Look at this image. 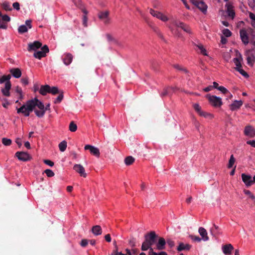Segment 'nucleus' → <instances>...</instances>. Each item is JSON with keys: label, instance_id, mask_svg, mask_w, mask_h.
Masks as SVG:
<instances>
[{"label": "nucleus", "instance_id": "nucleus-1", "mask_svg": "<svg viewBox=\"0 0 255 255\" xmlns=\"http://www.w3.org/2000/svg\"><path fill=\"white\" fill-rule=\"evenodd\" d=\"M158 236L154 231H151L144 235V241L142 243L141 250L142 251H146L149 249L150 252L153 250L152 246L157 241Z\"/></svg>", "mask_w": 255, "mask_h": 255}, {"label": "nucleus", "instance_id": "nucleus-2", "mask_svg": "<svg viewBox=\"0 0 255 255\" xmlns=\"http://www.w3.org/2000/svg\"><path fill=\"white\" fill-rule=\"evenodd\" d=\"M36 105L35 101V98L26 102L25 105H23L20 108L17 109V113H22L24 114L25 117L29 116L30 113L34 111V108Z\"/></svg>", "mask_w": 255, "mask_h": 255}, {"label": "nucleus", "instance_id": "nucleus-3", "mask_svg": "<svg viewBox=\"0 0 255 255\" xmlns=\"http://www.w3.org/2000/svg\"><path fill=\"white\" fill-rule=\"evenodd\" d=\"M208 100L211 105L215 107H220L222 105L221 98L216 96H208Z\"/></svg>", "mask_w": 255, "mask_h": 255}, {"label": "nucleus", "instance_id": "nucleus-4", "mask_svg": "<svg viewBox=\"0 0 255 255\" xmlns=\"http://www.w3.org/2000/svg\"><path fill=\"white\" fill-rule=\"evenodd\" d=\"M48 47L45 45L41 49V51H38L34 52L33 56L35 58L40 59L41 58L45 57L46 53L49 52Z\"/></svg>", "mask_w": 255, "mask_h": 255}, {"label": "nucleus", "instance_id": "nucleus-5", "mask_svg": "<svg viewBox=\"0 0 255 255\" xmlns=\"http://www.w3.org/2000/svg\"><path fill=\"white\" fill-rule=\"evenodd\" d=\"M192 3L203 13L207 11V5L203 0H190Z\"/></svg>", "mask_w": 255, "mask_h": 255}, {"label": "nucleus", "instance_id": "nucleus-6", "mask_svg": "<svg viewBox=\"0 0 255 255\" xmlns=\"http://www.w3.org/2000/svg\"><path fill=\"white\" fill-rule=\"evenodd\" d=\"M15 156L21 161H26L30 159V155L26 152L23 151H17L15 153Z\"/></svg>", "mask_w": 255, "mask_h": 255}, {"label": "nucleus", "instance_id": "nucleus-7", "mask_svg": "<svg viewBox=\"0 0 255 255\" xmlns=\"http://www.w3.org/2000/svg\"><path fill=\"white\" fill-rule=\"evenodd\" d=\"M242 178L244 183L249 187L254 184L252 177L250 175L245 173L242 174Z\"/></svg>", "mask_w": 255, "mask_h": 255}, {"label": "nucleus", "instance_id": "nucleus-8", "mask_svg": "<svg viewBox=\"0 0 255 255\" xmlns=\"http://www.w3.org/2000/svg\"><path fill=\"white\" fill-rule=\"evenodd\" d=\"M42 43L38 41H35L32 43H29L28 44L27 50L28 51H36L37 49L41 47Z\"/></svg>", "mask_w": 255, "mask_h": 255}, {"label": "nucleus", "instance_id": "nucleus-9", "mask_svg": "<svg viewBox=\"0 0 255 255\" xmlns=\"http://www.w3.org/2000/svg\"><path fill=\"white\" fill-rule=\"evenodd\" d=\"M84 149L85 150H89L91 154L97 157H99L100 156V151L97 147L87 144L85 146Z\"/></svg>", "mask_w": 255, "mask_h": 255}, {"label": "nucleus", "instance_id": "nucleus-10", "mask_svg": "<svg viewBox=\"0 0 255 255\" xmlns=\"http://www.w3.org/2000/svg\"><path fill=\"white\" fill-rule=\"evenodd\" d=\"M73 169L77 172H78L81 176L86 177L87 174L85 173V169L81 164H75L73 166Z\"/></svg>", "mask_w": 255, "mask_h": 255}, {"label": "nucleus", "instance_id": "nucleus-11", "mask_svg": "<svg viewBox=\"0 0 255 255\" xmlns=\"http://www.w3.org/2000/svg\"><path fill=\"white\" fill-rule=\"evenodd\" d=\"M240 35L242 41L245 45H247L249 43V36L246 30L242 29L240 30Z\"/></svg>", "mask_w": 255, "mask_h": 255}, {"label": "nucleus", "instance_id": "nucleus-12", "mask_svg": "<svg viewBox=\"0 0 255 255\" xmlns=\"http://www.w3.org/2000/svg\"><path fill=\"white\" fill-rule=\"evenodd\" d=\"M109 12L108 11H101L98 14L99 18L103 21L105 24H108L110 20L108 17Z\"/></svg>", "mask_w": 255, "mask_h": 255}, {"label": "nucleus", "instance_id": "nucleus-13", "mask_svg": "<svg viewBox=\"0 0 255 255\" xmlns=\"http://www.w3.org/2000/svg\"><path fill=\"white\" fill-rule=\"evenodd\" d=\"M11 84L10 81L7 82L5 83L4 88L1 89V92L3 96L5 97L10 96L9 90L11 89Z\"/></svg>", "mask_w": 255, "mask_h": 255}, {"label": "nucleus", "instance_id": "nucleus-14", "mask_svg": "<svg viewBox=\"0 0 255 255\" xmlns=\"http://www.w3.org/2000/svg\"><path fill=\"white\" fill-rule=\"evenodd\" d=\"M244 133L247 136L253 137L255 135V129L252 126H247L245 127Z\"/></svg>", "mask_w": 255, "mask_h": 255}, {"label": "nucleus", "instance_id": "nucleus-15", "mask_svg": "<svg viewBox=\"0 0 255 255\" xmlns=\"http://www.w3.org/2000/svg\"><path fill=\"white\" fill-rule=\"evenodd\" d=\"M166 241L162 237H159L156 245V249L158 250H163L165 248Z\"/></svg>", "mask_w": 255, "mask_h": 255}, {"label": "nucleus", "instance_id": "nucleus-16", "mask_svg": "<svg viewBox=\"0 0 255 255\" xmlns=\"http://www.w3.org/2000/svg\"><path fill=\"white\" fill-rule=\"evenodd\" d=\"M243 105V102L241 100H235L230 105V110L232 111H236L240 108Z\"/></svg>", "mask_w": 255, "mask_h": 255}, {"label": "nucleus", "instance_id": "nucleus-17", "mask_svg": "<svg viewBox=\"0 0 255 255\" xmlns=\"http://www.w3.org/2000/svg\"><path fill=\"white\" fill-rule=\"evenodd\" d=\"M226 7L227 8V12L228 15L230 17L233 18L235 15V12L233 9V5L230 3H227L225 5Z\"/></svg>", "mask_w": 255, "mask_h": 255}, {"label": "nucleus", "instance_id": "nucleus-18", "mask_svg": "<svg viewBox=\"0 0 255 255\" xmlns=\"http://www.w3.org/2000/svg\"><path fill=\"white\" fill-rule=\"evenodd\" d=\"M233 249V246L230 244L224 245L222 247L223 252L226 255H231Z\"/></svg>", "mask_w": 255, "mask_h": 255}, {"label": "nucleus", "instance_id": "nucleus-19", "mask_svg": "<svg viewBox=\"0 0 255 255\" xmlns=\"http://www.w3.org/2000/svg\"><path fill=\"white\" fill-rule=\"evenodd\" d=\"M198 232L202 237V239L204 241H207L209 240V237L207 235V232L206 229L203 227H200L198 230Z\"/></svg>", "mask_w": 255, "mask_h": 255}, {"label": "nucleus", "instance_id": "nucleus-20", "mask_svg": "<svg viewBox=\"0 0 255 255\" xmlns=\"http://www.w3.org/2000/svg\"><path fill=\"white\" fill-rule=\"evenodd\" d=\"M9 72L15 78H19L21 76V71L19 68H12L9 70Z\"/></svg>", "mask_w": 255, "mask_h": 255}, {"label": "nucleus", "instance_id": "nucleus-21", "mask_svg": "<svg viewBox=\"0 0 255 255\" xmlns=\"http://www.w3.org/2000/svg\"><path fill=\"white\" fill-rule=\"evenodd\" d=\"M73 56L70 53H67L64 55V57L63 58V62L66 65H69L72 61Z\"/></svg>", "mask_w": 255, "mask_h": 255}, {"label": "nucleus", "instance_id": "nucleus-22", "mask_svg": "<svg viewBox=\"0 0 255 255\" xmlns=\"http://www.w3.org/2000/svg\"><path fill=\"white\" fill-rule=\"evenodd\" d=\"M50 90V86L48 85H42L39 89V93L43 96L46 95L47 93H49Z\"/></svg>", "mask_w": 255, "mask_h": 255}, {"label": "nucleus", "instance_id": "nucleus-23", "mask_svg": "<svg viewBox=\"0 0 255 255\" xmlns=\"http://www.w3.org/2000/svg\"><path fill=\"white\" fill-rule=\"evenodd\" d=\"M191 248V246L189 244H184L183 243H180L177 248L179 252L183 250L189 251Z\"/></svg>", "mask_w": 255, "mask_h": 255}, {"label": "nucleus", "instance_id": "nucleus-24", "mask_svg": "<svg viewBox=\"0 0 255 255\" xmlns=\"http://www.w3.org/2000/svg\"><path fill=\"white\" fill-rule=\"evenodd\" d=\"M92 232L95 236H99L102 234V230L101 226L99 225H96L92 227Z\"/></svg>", "mask_w": 255, "mask_h": 255}, {"label": "nucleus", "instance_id": "nucleus-25", "mask_svg": "<svg viewBox=\"0 0 255 255\" xmlns=\"http://www.w3.org/2000/svg\"><path fill=\"white\" fill-rule=\"evenodd\" d=\"M242 60H243V58H242V55L241 54V53H239L238 57L235 58L233 59V61L236 66V67L235 68V69L239 68L240 67H242L241 63V61Z\"/></svg>", "mask_w": 255, "mask_h": 255}, {"label": "nucleus", "instance_id": "nucleus-26", "mask_svg": "<svg viewBox=\"0 0 255 255\" xmlns=\"http://www.w3.org/2000/svg\"><path fill=\"white\" fill-rule=\"evenodd\" d=\"M210 233L214 236H216L217 235L219 234L220 229L219 227L216 226L215 224H214L213 227L210 230Z\"/></svg>", "mask_w": 255, "mask_h": 255}, {"label": "nucleus", "instance_id": "nucleus-27", "mask_svg": "<svg viewBox=\"0 0 255 255\" xmlns=\"http://www.w3.org/2000/svg\"><path fill=\"white\" fill-rule=\"evenodd\" d=\"M10 78L11 75L10 74L7 75H3L0 78V84L10 81L9 80L10 79Z\"/></svg>", "mask_w": 255, "mask_h": 255}, {"label": "nucleus", "instance_id": "nucleus-28", "mask_svg": "<svg viewBox=\"0 0 255 255\" xmlns=\"http://www.w3.org/2000/svg\"><path fill=\"white\" fill-rule=\"evenodd\" d=\"M156 17L164 22L167 21L168 20V18L166 16L159 11L157 13Z\"/></svg>", "mask_w": 255, "mask_h": 255}, {"label": "nucleus", "instance_id": "nucleus-29", "mask_svg": "<svg viewBox=\"0 0 255 255\" xmlns=\"http://www.w3.org/2000/svg\"><path fill=\"white\" fill-rule=\"evenodd\" d=\"M134 160L135 159L133 157L128 156L125 158V162L127 165H130L133 163Z\"/></svg>", "mask_w": 255, "mask_h": 255}, {"label": "nucleus", "instance_id": "nucleus-30", "mask_svg": "<svg viewBox=\"0 0 255 255\" xmlns=\"http://www.w3.org/2000/svg\"><path fill=\"white\" fill-rule=\"evenodd\" d=\"M67 147V142L65 140L62 141L59 144V148L61 151H64Z\"/></svg>", "mask_w": 255, "mask_h": 255}, {"label": "nucleus", "instance_id": "nucleus-31", "mask_svg": "<svg viewBox=\"0 0 255 255\" xmlns=\"http://www.w3.org/2000/svg\"><path fill=\"white\" fill-rule=\"evenodd\" d=\"M28 30L27 27L25 25H21L19 26L18 28V31L19 33L22 34L26 32H27Z\"/></svg>", "mask_w": 255, "mask_h": 255}, {"label": "nucleus", "instance_id": "nucleus-32", "mask_svg": "<svg viewBox=\"0 0 255 255\" xmlns=\"http://www.w3.org/2000/svg\"><path fill=\"white\" fill-rule=\"evenodd\" d=\"M1 142L2 144L5 146H9L12 143V141L10 139L6 137H3L1 139Z\"/></svg>", "mask_w": 255, "mask_h": 255}, {"label": "nucleus", "instance_id": "nucleus-33", "mask_svg": "<svg viewBox=\"0 0 255 255\" xmlns=\"http://www.w3.org/2000/svg\"><path fill=\"white\" fill-rule=\"evenodd\" d=\"M247 63L249 65L253 66L254 61L255 57L253 55H248L247 58Z\"/></svg>", "mask_w": 255, "mask_h": 255}, {"label": "nucleus", "instance_id": "nucleus-34", "mask_svg": "<svg viewBox=\"0 0 255 255\" xmlns=\"http://www.w3.org/2000/svg\"><path fill=\"white\" fill-rule=\"evenodd\" d=\"M34 113L36 116L39 118L43 117L45 113L43 110H38L37 109L34 110Z\"/></svg>", "mask_w": 255, "mask_h": 255}, {"label": "nucleus", "instance_id": "nucleus-35", "mask_svg": "<svg viewBox=\"0 0 255 255\" xmlns=\"http://www.w3.org/2000/svg\"><path fill=\"white\" fill-rule=\"evenodd\" d=\"M35 101L36 103V107H37L39 110H44V104L36 98H35Z\"/></svg>", "mask_w": 255, "mask_h": 255}, {"label": "nucleus", "instance_id": "nucleus-36", "mask_svg": "<svg viewBox=\"0 0 255 255\" xmlns=\"http://www.w3.org/2000/svg\"><path fill=\"white\" fill-rule=\"evenodd\" d=\"M2 7L6 11H11L12 10L10 4L6 1L2 4Z\"/></svg>", "mask_w": 255, "mask_h": 255}, {"label": "nucleus", "instance_id": "nucleus-37", "mask_svg": "<svg viewBox=\"0 0 255 255\" xmlns=\"http://www.w3.org/2000/svg\"><path fill=\"white\" fill-rule=\"evenodd\" d=\"M58 96L54 101L55 104L60 103L63 99V93L62 92H59Z\"/></svg>", "mask_w": 255, "mask_h": 255}, {"label": "nucleus", "instance_id": "nucleus-38", "mask_svg": "<svg viewBox=\"0 0 255 255\" xmlns=\"http://www.w3.org/2000/svg\"><path fill=\"white\" fill-rule=\"evenodd\" d=\"M59 92L58 88L57 87H50L49 93H51L53 95H56L59 93Z\"/></svg>", "mask_w": 255, "mask_h": 255}, {"label": "nucleus", "instance_id": "nucleus-39", "mask_svg": "<svg viewBox=\"0 0 255 255\" xmlns=\"http://www.w3.org/2000/svg\"><path fill=\"white\" fill-rule=\"evenodd\" d=\"M218 90L220 91L225 95H230L231 96H232V94L230 93V92L225 87L223 86L219 87Z\"/></svg>", "mask_w": 255, "mask_h": 255}, {"label": "nucleus", "instance_id": "nucleus-40", "mask_svg": "<svg viewBox=\"0 0 255 255\" xmlns=\"http://www.w3.org/2000/svg\"><path fill=\"white\" fill-rule=\"evenodd\" d=\"M235 162V158L234 157V155L232 154L231 155L229 161V163L228 165V167L229 168H231L233 167L234 164Z\"/></svg>", "mask_w": 255, "mask_h": 255}, {"label": "nucleus", "instance_id": "nucleus-41", "mask_svg": "<svg viewBox=\"0 0 255 255\" xmlns=\"http://www.w3.org/2000/svg\"><path fill=\"white\" fill-rule=\"evenodd\" d=\"M242 67H240L239 68L235 69L237 71H238L241 75L244 76L246 78L249 77V75L248 73L245 72L242 68Z\"/></svg>", "mask_w": 255, "mask_h": 255}, {"label": "nucleus", "instance_id": "nucleus-42", "mask_svg": "<svg viewBox=\"0 0 255 255\" xmlns=\"http://www.w3.org/2000/svg\"><path fill=\"white\" fill-rule=\"evenodd\" d=\"M77 129V125L74 123V122H71L69 125V130L72 132H74L76 131Z\"/></svg>", "mask_w": 255, "mask_h": 255}, {"label": "nucleus", "instance_id": "nucleus-43", "mask_svg": "<svg viewBox=\"0 0 255 255\" xmlns=\"http://www.w3.org/2000/svg\"><path fill=\"white\" fill-rule=\"evenodd\" d=\"M181 28L187 33H188L189 34L192 33V31H191V29L190 27L188 25H186L185 23L184 24V26H183V27H182Z\"/></svg>", "mask_w": 255, "mask_h": 255}, {"label": "nucleus", "instance_id": "nucleus-44", "mask_svg": "<svg viewBox=\"0 0 255 255\" xmlns=\"http://www.w3.org/2000/svg\"><path fill=\"white\" fill-rule=\"evenodd\" d=\"M159 65V64L156 61H153L152 63H151V68L154 70L155 71H158V66Z\"/></svg>", "mask_w": 255, "mask_h": 255}, {"label": "nucleus", "instance_id": "nucleus-45", "mask_svg": "<svg viewBox=\"0 0 255 255\" xmlns=\"http://www.w3.org/2000/svg\"><path fill=\"white\" fill-rule=\"evenodd\" d=\"M1 101L2 102V105L4 108H7V107L10 105L9 102L8 101V100L4 98H1Z\"/></svg>", "mask_w": 255, "mask_h": 255}, {"label": "nucleus", "instance_id": "nucleus-46", "mask_svg": "<svg viewBox=\"0 0 255 255\" xmlns=\"http://www.w3.org/2000/svg\"><path fill=\"white\" fill-rule=\"evenodd\" d=\"M189 238L194 242H200L202 239L198 236L191 235L189 236Z\"/></svg>", "mask_w": 255, "mask_h": 255}, {"label": "nucleus", "instance_id": "nucleus-47", "mask_svg": "<svg viewBox=\"0 0 255 255\" xmlns=\"http://www.w3.org/2000/svg\"><path fill=\"white\" fill-rule=\"evenodd\" d=\"M197 46L200 50V52L204 55H207L206 49L204 48L202 44L197 45Z\"/></svg>", "mask_w": 255, "mask_h": 255}, {"label": "nucleus", "instance_id": "nucleus-48", "mask_svg": "<svg viewBox=\"0 0 255 255\" xmlns=\"http://www.w3.org/2000/svg\"><path fill=\"white\" fill-rule=\"evenodd\" d=\"M173 67L178 70L179 71H182V72H183L184 73H187V70L186 69H185V68L179 65H174L173 66Z\"/></svg>", "mask_w": 255, "mask_h": 255}, {"label": "nucleus", "instance_id": "nucleus-49", "mask_svg": "<svg viewBox=\"0 0 255 255\" xmlns=\"http://www.w3.org/2000/svg\"><path fill=\"white\" fill-rule=\"evenodd\" d=\"M46 175L49 177H51L54 176V173L50 169H47L44 171Z\"/></svg>", "mask_w": 255, "mask_h": 255}, {"label": "nucleus", "instance_id": "nucleus-50", "mask_svg": "<svg viewBox=\"0 0 255 255\" xmlns=\"http://www.w3.org/2000/svg\"><path fill=\"white\" fill-rule=\"evenodd\" d=\"M223 33L227 37H230V36H231L232 34V32H231V31L227 28L223 29Z\"/></svg>", "mask_w": 255, "mask_h": 255}, {"label": "nucleus", "instance_id": "nucleus-51", "mask_svg": "<svg viewBox=\"0 0 255 255\" xmlns=\"http://www.w3.org/2000/svg\"><path fill=\"white\" fill-rule=\"evenodd\" d=\"M244 192L246 195H248L249 197L251 198L252 200L255 199V196L251 193V192L250 190H245Z\"/></svg>", "mask_w": 255, "mask_h": 255}, {"label": "nucleus", "instance_id": "nucleus-52", "mask_svg": "<svg viewBox=\"0 0 255 255\" xmlns=\"http://www.w3.org/2000/svg\"><path fill=\"white\" fill-rule=\"evenodd\" d=\"M169 94V89L168 87L165 88L163 91L160 93V96L162 97H165Z\"/></svg>", "mask_w": 255, "mask_h": 255}, {"label": "nucleus", "instance_id": "nucleus-53", "mask_svg": "<svg viewBox=\"0 0 255 255\" xmlns=\"http://www.w3.org/2000/svg\"><path fill=\"white\" fill-rule=\"evenodd\" d=\"M0 17H1V19L3 22H9L10 20V17L6 14L3 15L1 14V16H0Z\"/></svg>", "mask_w": 255, "mask_h": 255}, {"label": "nucleus", "instance_id": "nucleus-54", "mask_svg": "<svg viewBox=\"0 0 255 255\" xmlns=\"http://www.w3.org/2000/svg\"><path fill=\"white\" fill-rule=\"evenodd\" d=\"M149 255H167V254L165 252H161L159 253H157L156 252H153V251H151L149 252Z\"/></svg>", "mask_w": 255, "mask_h": 255}, {"label": "nucleus", "instance_id": "nucleus-55", "mask_svg": "<svg viewBox=\"0 0 255 255\" xmlns=\"http://www.w3.org/2000/svg\"><path fill=\"white\" fill-rule=\"evenodd\" d=\"M129 245L132 248L136 246L135 239L132 238L128 242Z\"/></svg>", "mask_w": 255, "mask_h": 255}, {"label": "nucleus", "instance_id": "nucleus-56", "mask_svg": "<svg viewBox=\"0 0 255 255\" xmlns=\"http://www.w3.org/2000/svg\"><path fill=\"white\" fill-rule=\"evenodd\" d=\"M249 6L254 9L255 8V0H248Z\"/></svg>", "mask_w": 255, "mask_h": 255}, {"label": "nucleus", "instance_id": "nucleus-57", "mask_svg": "<svg viewBox=\"0 0 255 255\" xmlns=\"http://www.w3.org/2000/svg\"><path fill=\"white\" fill-rule=\"evenodd\" d=\"M199 115L200 116L204 117L205 118H207L208 117H212V115H211L210 114H209L208 113H206V112H203V111H201L199 114Z\"/></svg>", "mask_w": 255, "mask_h": 255}, {"label": "nucleus", "instance_id": "nucleus-58", "mask_svg": "<svg viewBox=\"0 0 255 255\" xmlns=\"http://www.w3.org/2000/svg\"><path fill=\"white\" fill-rule=\"evenodd\" d=\"M174 24L176 26L181 28L184 26V23L179 21H175Z\"/></svg>", "mask_w": 255, "mask_h": 255}, {"label": "nucleus", "instance_id": "nucleus-59", "mask_svg": "<svg viewBox=\"0 0 255 255\" xmlns=\"http://www.w3.org/2000/svg\"><path fill=\"white\" fill-rule=\"evenodd\" d=\"M195 110L198 113V114L202 111L201 107L198 104H195L193 106Z\"/></svg>", "mask_w": 255, "mask_h": 255}, {"label": "nucleus", "instance_id": "nucleus-60", "mask_svg": "<svg viewBox=\"0 0 255 255\" xmlns=\"http://www.w3.org/2000/svg\"><path fill=\"white\" fill-rule=\"evenodd\" d=\"M88 244V240L87 239H83L81 240L80 245L83 247H85Z\"/></svg>", "mask_w": 255, "mask_h": 255}, {"label": "nucleus", "instance_id": "nucleus-61", "mask_svg": "<svg viewBox=\"0 0 255 255\" xmlns=\"http://www.w3.org/2000/svg\"><path fill=\"white\" fill-rule=\"evenodd\" d=\"M153 30L157 33L159 37H160L162 39H164L162 33L160 32V31L157 27H154L153 28Z\"/></svg>", "mask_w": 255, "mask_h": 255}, {"label": "nucleus", "instance_id": "nucleus-62", "mask_svg": "<svg viewBox=\"0 0 255 255\" xmlns=\"http://www.w3.org/2000/svg\"><path fill=\"white\" fill-rule=\"evenodd\" d=\"M106 37L107 38V40L109 42H111V41L115 42L116 41L115 38L110 34H107Z\"/></svg>", "mask_w": 255, "mask_h": 255}, {"label": "nucleus", "instance_id": "nucleus-63", "mask_svg": "<svg viewBox=\"0 0 255 255\" xmlns=\"http://www.w3.org/2000/svg\"><path fill=\"white\" fill-rule=\"evenodd\" d=\"M44 163L50 166H53L54 165V162L48 159H45L43 161Z\"/></svg>", "mask_w": 255, "mask_h": 255}, {"label": "nucleus", "instance_id": "nucleus-64", "mask_svg": "<svg viewBox=\"0 0 255 255\" xmlns=\"http://www.w3.org/2000/svg\"><path fill=\"white\" fill-rule=\"evenodd\" d=\"M168 245L170 247V248H172L175 245V244H174V242L173 241H172V240L171 239H168L167 240V241H166Z\"/></svg>", "mask_w": 255, "mask_h": 255}]
</instances>
